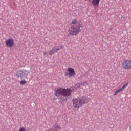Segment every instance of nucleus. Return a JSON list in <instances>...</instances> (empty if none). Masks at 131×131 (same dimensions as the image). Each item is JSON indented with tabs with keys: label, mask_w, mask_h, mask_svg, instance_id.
Wrapping results in <instances>:
<instances>
[{
	"label": "nucleus",
	"mask_w": 131,
	"mask_h": 131,
	"mask_svg": "<svg viewBox=\"0 0 131 131\" xmlns=\"http://www.w3.org/2000/svg\"><path fill=\"white\" fill-rule=\"evenodd\" d=\"M72 91L70 88H56L54 91V94L56 97H59L61 99V96L63 97L62 100L65 101L70 98Z\"/></svg>",
	"instance_id": "nucleus-1"
},
{
	"label": "nucleus",
	"mask_w": 131,
	"mask_h": 131,
	"mask_svg": "<svg viewBox=\"0 0 131 131\" xmlns=\"http://www.w3.org/2000/svg\"><path fill=\"white\" fill-rule=\"evenodd\" d=\"M82 28V23L77 21L76 19H73L72 21V25L69 28V33L70 35H77Z\"/></svg>",
	"instance_id": "nucleus-2"
},
{
	"label": "nucleus",
	"mask_w": 131,
	"mask_h": 131,
	"mask_svg": "<svg viewBox=\"0 0 131 131\" xmlns=\"http://www.w3.org/2000/svg\"><path fill=\"white\" fill-rule=\"evenodd\" d=\"M87 103H89V98L85 96L75 98L73 100V106L76 110H78L80 107L83 106L84 104H87Z\"/></svg>",
	"instance_id": "nucleus-3"
},
{
	"label": "nucleus",
	"mask_w": 131,
	"mask_h": 131,
	"mask_svg": "<svg viewBox=\"0 0 131 131\" xmlns=\"http://www.w3.org/2000/svg\"><path fill=\"white\" fill-rule=\"evenodd\" d=\"M122 66L123 69L129 70L131 69V60L125 59L122 62Z\"/></svg>",
	"instance_id": "nucleus-4"
},
{
	"label": "nucleus",
	"mask_w": 131,
	"mask_h": 131,
	"mask_svg": "<svg viewBox=\"0 0 131 131\" xmlns=\"http://www.w3.org/2000/svg\"><path fill=\"white\" fill-rule=\"evenodd\" d=\"M26 72H27V71L26 70H18L16 72V76H17V77L23 78L25 77V75H27V74H26Z\"/></svg>",
	"instance_id": "nucleus-5"
},
{
	"label": "nucleus",
	"mask_w": 131,
	"mask_h": 131,
	"mask_svg": "<svg viewBox=\"0 0 131 131\" xmlns=\"http://www.w3.org/2000/svg\"><path fill=\"white\" fill-rule=\"evenodd\" d=\"M14 39L12 38L8 39L5 41V45L7 48H13L14 47Z\"/></svg>",
	"instance_id": "nucleus-6"
},
{
	"label": "nucleus",
	"mask_w": 131,
	"mask_h": 131,
	"mask_svg": "<svg viewBox=\"0 0 131 131\" xmlns=\"http://www.w3.org/2000/svg\"><path fill=\"white\" fill-rule=\"evenodd\" d=\"M68 73H69V77H73L75 76L76 73H75V70H74V69L72 68H69L68 69Z\"/></svg>",
	"instance_id": "nucleus-7"
},
{
	"label": "nucleus",
	"mask_w": 131,
	"mask_h": 131,
	"mask_svg": "<svg viewBox=\"0 0 131 131\" xmlns=\"http://www.w3.org/2000/svg\"><path fill=\"white\" fill-rule=\"evenodd\" d=\"M92 4L94 7L98 6L100 4V0H92Z\"/></svg>",
	"instance_id": "nucleus-8"
},
{
	"label": "nucleus",
	"mask_w": 131,
	"mask_h": 131,
	"mask_svg": "<svg viewBox=\"0 0 131 131\" xmlns=\"http://www.w3.org/2000/svg\"><path fill=\"white\" fill-rule=\"evenodd\" d=\"M56 52H57L56 51V48L53 47L51 50L49 51V55H50V56H52V55H54Z\"/></svg>",
	"instance_id": "nucleus-9"
},
{
	"label": "nucleus",
	"mask_w": 131,
	"mask_h": 131,
	"mask_svg": "<svg viewBox=\"0 0 131 131\" xmlns=\"http://www.w3.org/2000/svg\"><path fill=\"white\" fill-rule=\"evenodd\" d=\"M55 48V51H59V50H61V49H63V46L62 45H59V46H55L54 47Z\"/></svg>",
	"instance_id": "nucleus-10"
},
{
	"label": "nucleus",
	"mask_w": 131,
	"mask_h": 131,
	"mask_svg": "<svg viewBox=\"0 0 131 131\" xmlns=\"http://www.w3.org/2000/svg\"><path fill=\"white\" fill-rule=\"evenodd\" d=\"M120 92H122V90H121L120 89V88H119L118 90H116L114 93V96H116V95H117V94H118V93Z\"/></svg>",
	"instance_id": "nucleus-11"
},
{
	"label": "nucleus",
	"mask_w": 131,
	"mask_h": 131,
	"mask_svg": "<svg viewBox=\"0 0 131 131\" xmlns=\"http://www.w3.org/2000/svg\"><path fill=\"white\" fill-rule=\"evenodd\" d=\"M127 85H128V83H127L124 84L123 85V86L120 89L121 90V91H123V89H125V88H126V86H127Z\"/></svg>",
	"instance_id": "nucleus-12"
},
{
	"label": "nucleus",
	"mask_w": 131,
	"mask_h": 131,
	"mask_svg": "<svg viewBox=\"0 0 131 131\" xmlns=\"http://www.w3.org/2000/svg\"><path fill=\"white\" fill-rule=\"evenodd\" d=\"M60 129H61V127H60V126H56L55 127V131L60 130Z\"/></svg>",
	"instance_id": "nucleus-13"
},
{
	"label": "nucleus",
	"mask_w": 131,
	"mask_h": 131,
	"mask_svg": "<svg viewBox=\"0 0 131 131\" xmlns=\"http://www.w3.org/2000/svg\"><path fill=\"white\" fill-rule=\"evenodd\" d=\"M20 84L21 85H24V84H26V81H25V80L21 81L20 82Z\"/></svg>",
	"instance_id": "nucleus-14"
},
{
	"label": "nucleus",
	"mask_w": 131,
	"mask_h": 131,
	"mask_svg": "<svg viewBox=\"0 0 131 131\" xmlns=\"http://www.w3.org/2000/svg\"><path fill=\"white\" fill-rule=\"evenodd\" d=\"M18 131H26V130L25 129V127H21L19 128Z\"/></svg>",
	"instance_id": "nucleus-15"
},
{
	"label": "nucleus",
	"mask_w": 131,
	"mask_h": 131,
	"mask_svg": "<svg viewBox=\"0 0 131 131\" xmlns=\"http://www.w3.org/2000/svg\"><path fill=\"white\" fill-rule=\"evenodd\" d=\"M75 89H80V84L77 83L75 85Z\"/></svg>",
	"instance_id": "nucleus-16"
},
{
	"label": "nucleus",
	"mask_w": 131,
	"mask_h": 131,
	"mask_svg": "<svg viewBox=\"0 0 131 131\" xmlns=\"http://www.w3.org/2000/svg\"><path fill=\"white\" fill-rule=\"evenodd\" d=\"M64 76H66V77L69 76V72H64Z\"/></svg>",
	"instance_id": "nucleus-17"
},
{
	"label": "nucleus",
	"mask_w": 131,
	"mask_h": 131,
	"mask_svg": "<svg viewBox=\"0 0 131 131\" xmlns=\"http://www.w3.org/2000/svg\"><path fill=\"white\" fill-rule=\"evenodd\" d=\"M85 84H86V82L83 83L82 85H85Z\"/></svg>",
	"instance_id": "nucleus-18"
},
{
	"label": "nucleus",
	"mask_w": 131,
	"mask_h": 131,
	"mask_svg": "<svg viewBox=\"0 0 131 131\" xmlns=\"http://www.w3.org/2000/svg\"><path fill=\"white\" fill-rule=\"evenodd\" d=\"M44 56H46L47 55V52H44L43 53Z\"/></svg>",
	"instance_id": "nucleus-19"
},
{
	"label": "nucleus",
	"mask_w": 131,
	"mask_h": 131,
	"mask_svg": "<svg viewBox=\"0 0 131 131\" xmlns=\"http://www.w3.org/2000/svg\"><path fill=\"white\" fill-rule=\"evenodd\" d=\"M84 1H88V0H84Z\"/></svg>",
	"instance_id": "nucleus-20"
}]
</instances>
